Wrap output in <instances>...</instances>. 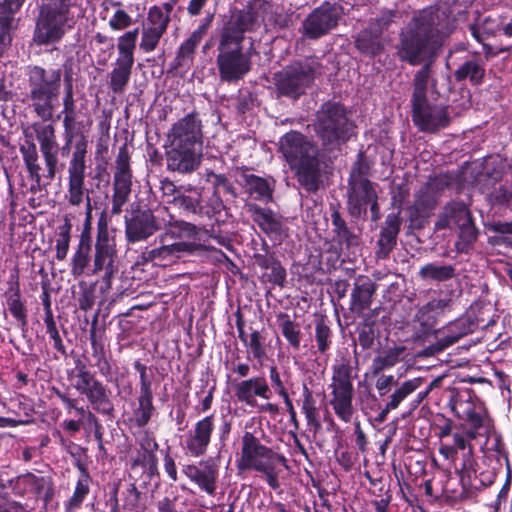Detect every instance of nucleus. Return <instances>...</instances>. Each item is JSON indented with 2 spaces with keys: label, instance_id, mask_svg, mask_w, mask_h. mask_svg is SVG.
I'll use <instances>...</instances> for the list:
<instances>
[{
  "label": "nucleus",
  "instance_id": "nucleus-1",
  "mask_svg": "<svg viewBox=\"0 0 512 512\" xmlns=\"http://www.w3.org/2000/svg\"><path fill=\"white\" fill-rule=\"evenodd\" d=\"M473 0H442L413 14L399 33L396 55L412 66L436 58L446 39L454 32L455 22L467 14Z\"/></svg>",
  "mask_w": 512,
  "mask_h": 512
},
{
  "label": "nucleus",
  "instance_id": "nucleus-2",
  "mask_svg": "<svg viewBox=\"0 0 512 512\" xmlns=\"http://www.w3.org/2000/svg\"><path fill=\"white\" fill-rule=\"evenodd\" d=\"M266 0H250L243 8H234L218 31L216 64L221 81L235 83L252 69V47L244 50L245 34L256 32L271 10Z\"/></svg>",
  "mask_w": 512,
  "mask_h": 512
},
{
  "label": "nucleus",
  "instance_id": "nucleus-3",
  "mask_svg": "<svg viewBox=\"0 0 512 512\" xmlns=\"http://www.w3.org/2000/svg\"><path fill=\"white\" fill-rule=\"evenodd\" d=\"M279 150L294 171L298 183L309 193L318 191L321 164L317 145L304 134L292 130L280 138Z\"/></svg>",
  "mask_w": 512,
  "mask_h": 512
},
{
  "label": "nucleus",
  "instance_id": "nucleus-4",
  "mask_svg": "<svg viewBox=\"0 0 512 512\" xmlns=\"http://www.w3.org/2000/svg\"><path fill=\"white\" fill-rule=\"evenodd\" d=\"M434 59H425L424 65L415 73L410 100L413 123L420 131L428 133L446 128L451 121L447 106L431 103L427 98Z\"/></svg>",
  "mask_w": 512,
  "mask_h": 512
},
{
  "label": "nucleus",
  "instance_id": "nucleus-5",
  "mask_svg": "<svg viewBox=\"0 0 512 512\" xmlns=\"http://www.w3.org/2000/svg\"><path fill=\"white\" fill-rule=\"evenodd\" d=\"M313 126L322 148L328 152L340 150L356 134L349 110L338 101L323 103L315 114Z\"/></svg>",
  "mask_w": 512,
  "mask_h": 512
},
{
  "label": "nucleus",
  "instance_id": "nucleus-6",
  "mask_svg": "<svg viewBox=\"0 0 512 512\" xmlns=\"http://www.w3.org/2000/svg\"><path fill=\"white\" fill-rule=\"evenodd\" d=\"M26 75L29 88L27 97L33 112L43 122L52 120L59 105L62 70L34 65L28 67Z\"/></svg>",
  "mask_w": 512,
  "mask_h": 512
},
{
  "label": "nucleus",
  "instance_id": "nucleus-7",
  "mask_svg": "<svg viewBox=\"0 0 512 512\" xmlns=\"http://www.w3.org/2000/svg\"><path fill=\"white\" fill-rule=\"evenodd\" d=\"M286 458L272 448L263 445L252 432L246 431L242 436L241 458L238 462L240 470H254L265 476L267 484L272 489H278V464L286 466Z\"/></svg>",
  "mask_w": 512,
  "mask_h": 512
},
{
  "label": "nucleus",
  "instance_id": "nucleus-8",
  "mask_svg": "<svg viewBox=\"0 0 512 512\" xmlns=\"http://www.w3.org/2000/svg\"><path fill=\"white\" fill-rule=\"evenodd\" d=\"M73 0H41L33 40L38 45L59 42L74 25Z\"/></svg>",
  "mask_w": 512,
  "mask_h": 512
},
{
  "label": "nucleus",
  "instance_id": "nucleus-9",
  "mask_svg": "<svg viewBox=\"0 0 512 512\" xmlns=\"http://www.w3.org/2000/svg\"><path fill=\"white\" fill-rule=\"evenodd\" d=\"M321 68L318 58L307 57L296 60L274 73L273 84L277 98L299 99L321 75Z\"/></svg>",
  "mask_w": 512,
  "mask_h": 512
},
{
  "label": "nucleus",
  "instance_id": "nucleus-10",
  "mask_svg": "<svg viewBox=\"0 0 512 512\" xmlns=\"http://www.w3.org/2000/svg\"><path fill=\"white\" fill-rule=\"evenodd\" d=\"M167 207L158 205L152 209L140 197L129 204L124 216L125 237L128 243H137L146 241L156 232L161 231L165 225V216Z\"/></svg>",
  "mask_w": 512,
  "mask_h": 512
},
{
  "label": "nucleus",
  "instance_id": "nucleus-11",
  "mask_svg": "<svg viewBox=\"0 0 512 512\" xmlns=\"http://www.w3.org/2000/svg\"><path fill=\"white\" fill-rule=\"evenodd\" d=\"M68 378L72 387L86 397L93 410L110 419L115 417L111 390L95 377L83 361L75 362V368L68 373Z\"/></svg>",
  "mask_w": 512,
  "mask_h": 512
},
{
  "label": "nucleus",
  "instance_id": "nucleus-12",
  "mask_svg": "<svg viewBox=\"0 0 512 512\" xmlns=\"http://www.w3.org/2000/svg\"><path fill=\"white\" fill-rule=\"evenodd\" d=\"M353 367L348 361H342L332 367V378L329 385L332 406L336 416L345 423L351 422L354 415Z\"/></svg>",
  "mask_w": 512,
  "mask_h": 512
},
{
  "label": "nucleus",
  "instance_id": "nucleus-13",
  "mask_svg": "<svg viewBox=\"0 0 512 512\" xmlns=\"http://www.w3.org/2000/svg\"><path fill=\"white\" fill-rule=\"evenodd\" d=\"M116 257L117 249L115 237L111 235L106 214L102 212L97 222L95 251L89 274L98 275L104 272L102 279L109 285L112 278L117 273V267L115 265Z\"/></svg>",
  "mask_w": 512,
  "mask_h": 512
},
{
  "label": "nucleus",
  "instance_id": "nucleus-14",
  "mask_svg": "<svg viewBox=\"0 0 512 512\" xmlns=\"http://www.w3.org/2000/svg\"><path fill=\"white\" fill-rule=\"evenodd\" d=\"M344 15V8L336 2H323L303 21V35L311 40L319 39L335 29Z\"/></svg>",
  "mask_w": 512,
  "mask_h": 512
},
{
  "label": "nucleus",
  "instance_id": "nucleus-15",
  "mask_svg": "<svg viewBox=\"0 0 512 512\" xmlns=\"http://www.w3.org/2000/svg\"><path fill=\"white\" fill-rule=\"evenodd\" d=\"M132 191V170L127 144H123L116 156L113 176V194L111 199V214L119 215L123 206L128 202Z\"/></svg>",
  "mask_w": 512,
  "mask_h": 512
},
{
  "label": "nucleus",
  "instance_id": "nucleus-16",
  "mask_svg": "<svg viewBox=\"0 0 512 512\" xmlns=\"http://www.w3.org/2000/svg\"><path fill=\"white\" fill-rule=\"evenodd\" d=\"M84 143L77 145V150L72 154L68 167V186L65 200L69 205L79 207L90 194L85 187L86 164L84 161Z\"/></svg>",
  "mask_w": 512,
  "mask_h": 512
},
{
  "label": "nucleus",
  "instance_id": "nucleus-17",
  "mask_svg": "<svg viewBox=\"0 0 512 512\" xmlns=\"http://www.w3.org/2000/svg\"><path fill=\"white\" fill-rule=\"evenodd\" d=\"M387 26V20L377 19L353 35L354 46L357 51L368 58H374L382 54L385 49L383 32Z\"/></svg>",
  "mask_w": 512,
  "mask_h": 512
},
{
  "label": "nucleus",
  "instance_id": "nucleus-18",
  "mask_svg": "<svg viewBox=\"0 0 512 512\" xmlns=\"http://www.w3.org/2000/svg\"><path fill=\"white\" fill-rule=\"evenodd\" d=\"M246 209L253 221L271 240L281 242L288 237L289 228L283 216L255 203L246 204Z\"/></svg>",
  "mask_w": 512,
  "mask_h": 512
},
{
  "label": "nucleus",
  "instance_id": "nucleus-19",
  "mask_svg": "<svg viewBox=\"0 0 512 512\" xmlns=\"http://www.w3.org/2000/svg\"><path fill=\"white\" fill-rule=\"evenodd\" d=\"M168 137L170 143L202 150V124L198 113L191 112L174 123Z\"/></svg>",
  "mask_w": 512,
  "mask_h": 512
},
{
  "label": "nucleus",
  "instance_id": "nucleus-20",
  "mask_svg": "<svg viewBox=\"0 0 512 512\" xmlns=\"http://www.w3.org/2000/svg\"><path fill=\"white\" fill-rule=\"evenodd\" d=\"M166 167L171 172L189 174L198 169L201 164L202 150L169 143L165 152Z\"/></svg>",
  "mask_w": 512,
  "mask_h": 512
},
{
  "label": "nucleus",
  "instance_id": "nucleus-21",
  "mask_svg": "<svg viewBox=\"0 0 512 512\" xmlns=\"http://www.w3.org/2000/svg\"><path fill=\"white\" fill-rule=\"evenodd\" d=\"M32 129L40 144V151L43 155L47 174L45 177L52 181L56 176L58 164V144L56 141L55 128L51 124L34 123Z\"/></svg>",
  "mask_w": 512,
  "mask_h": 512
},
{
  "label": "nucleus",
  "instance_id": "nucleus-22",
  "mask_svg": "<svg viewBox=\"0 0 512 512\" xmlns=\"http://www.w3.org/2000/svg\"><path fill=\"white\" fill-rule=\"evenodd\" d=\"M15 494L33 495L36 499H43L48 503L53 497L52 481L48 477L37 476L31 472L21 474L10 481Z\"/></svg>",
  "mask_w": 512,
  "mask_h": 512
},
{
  "label": "nucleus",
  "instance_id": "nucleus-23",
  "mask_svg": "<svg viewBox=\"0 0 512 512\" xmlns=\"http://www.w3.org/2000/svg\"><path fill=\"white\" fill-rule=\"evenodd\" d=\"M377 184L371 181L348 183L347 185V209L352 218L365 219L367 206L373 198H376Z\"/></svg>",
  "mask_w": 512,
  "mask_h": 512
},
{
  "label": "nucleus",
  "instance_id": "nucleus-24",
  "mask_svg": "<svg viewBox=\"0 0 512 512\" xmlns=\"http://www.w3.org/2000/svg\"><path fill=\"white\" fill-rule=\"evenodd\" d=\"M214 416L209 415L197 421L185 439L184 448L193 457L206 454L214 431Z\"/></svg>",
  "mask_w": 512,
  "mask_h": 512
},
{
  "label": "nucleus",
  "instance_id": "nucleus-25",
  "mask_svg": "<svg viewBox=\"0 0 512 512\" xmlns=\"http://www.w3.org/2000/svg\"><path fill=\"white\" fill-rule=\"evenodd\" d=\"M401 210L389 213L383 222L378 240L376 242L375 256L378 260L389 258L397 245L398 235L401 231Z\"/></svg>",
  "mask_w": 512,
  "mask_h": 512
},
{
  "label": "nucleus",
  "instance_id": "nucleus-26",
  "mask_svg": "<svg viewBox=\"0 0 512 512\" xmlns=\"http://www.w3.org/2000/svg\"><path fill=\"white\" fill-rule=\"evenodd\" d=\"M233 392L239 402L252 407L257 403L256 397L269 400L272 396V390L262 376L251 377L234 383Z\"/></svg>",
  "mask_w": 512,
  "mask_h": 512
},
{
  "label": "nucleus",
  "instance_id": "nucleus-27",
  "mask_svg": "<svg viewBox=\"0 0 512 512\" xmlns=\"http://www.w3.org/2000/svg\"><path fill=\"white\" fill-rule=\"evenodd\" d=\"M376 291L377 284L369 276H357L351 291L349 310L356 316L363 315L370 309Z\"/></svg>",
  "mask_w": 512,
  "mask_h": 512
},
{
  "label": "nucleus",
  "instance_id": "nucleus-28",
  "mask_svg": "<svg viewBox=\"0 0 512 512\" xmlns=\"http://www.w3.org/2000/svg\"><path fill=\"white\" fill-rule=\"evenodd\" d=\"M167 203L172 204L177 208L180 213L194 221L203 219V197L202 190L196 187L184 188L181 194L177 197L167 200Z\"/></svg>",
  "mask_w": 512,
  "mask_h": 512
},
{
  "label": "nucleus",
  "instance_id": "nucleus-29",
  "mask_svg": "<svg viewBox=\"0 0 512 512\" xmlns=\"http://www.w3.org/2000/svg\"><path fill=\"white\" fill-rule=\"evenodd\" d=\"M264 253H254L253 259L255 264L263 270H270L265 272L262 276L263 279L277 285L284 287L286 284V269L282 266L280 260L276 257L274 252H271L269 246L264 242Z\"/></svg>",
  "mask_w": 512,
  "mask_h": 512
},
{
  "label": "nucleus",
  "instance_id": "nucleus-30",
  "mask_svg": "<svg viewBox=\"0 0 512 512\" xmlns=\"http://www.w3.org/2000/svg\"><path fill=\"white\" fill-rule=\"evenodd\" d=\"M333 241L340 250L351 251L360 245V234L347 225L346 220L341 216L336 207H332L331 213Z\"/></svg>",
  "mask_w": 512,
  "mask_h": 512
},
{
  "label": "nucleus",
  "instance_id": "nucleus-31",
  "mask_svg": "<svg viewBox=\"0 0 512 512\" xmlns=\"http://www.w3.org/2000/svg\"><path fill=\"white\" fill-rule=\"evenodd\" d=\"M453 306L452 298H435L419 308L416 319L419 321L422 331L428 333L432 331L437 323L438 317L446 311H450Z\"/></svg>",
  "mask_w": 512,
  "mask_h": 512
},
{
  "label": "nucleus",
  "instance_id": "nucleus-32",
  "mask_svg": "<svg viewBox=\"0 0 512 512\" xmlns=\"http://www.w3.org/2000/svg\"><path fill=\"white\" fill-rule=\"evenodd\" d=\"M64 96L62 98L63 110L61 114L63 117V128L66 131L82 130L85 131V124L83 121H77L76 102L73 93L72 76L65 70L64 75Z\"/></svg>",
  "mask_w": 512,
  "mask_h": 512
},
{
  "label": "nucleus",
  "instance_id": "nucleus-33",
  "mask_svg": "<svg viewBox=\"0 0 512 512\" xmlns=\"http://www.w3.org/2000/svg\"><path fill=\"white\" fill-rule=\"evenodd\" d=\"M166 225L162 229L164 232L159 236L160 242L165 243L168 239L181 240L184 238L195 239L199 233V228L192 222L177 220L172 214H164Z\"/></svg>",
  "mask_w": 512,
  "mask_h": 512
},
{
  "label": "nucleus",
  "instance_id": "nucleus-34",
  "mask_svg": "<svg viewBox=\"0 0 512 512\" xmlns=\"http://www.w3.org/2000/svg\"><path fill=\"white\" fill-rule=\"evenodd\" d=\"M467 206L462 202H452L445 206L443 213L435 224L438 230L458 228L472 221Z\"/></svg>",
  "mask_w": 512,
  "mask_h": 512
},
{
  "label": "nucleus",
  "instance_id": "nucleus-35",
  "mask_svg": "<svg viewBox=\"0 0 512 512\" xmlns=\"http://www.w3.org/2000/svg\"><path fill=\"white\" fill-rule=\"evenodd\" d=\"M486 74V61L478 56H472L461 63L454 71L457 82L468 81L472 86L483 84Z\"/></svg>",
  "mask_w": 512,
  "mask_h": 512
},
{
  "label": "nucleus",
  "instance_id": "nucleus-36",
  "mask_svg": "<svg viewBox=\"0 0 512 512\" xmlns=\"http://www.w3.org/2000/svg\"><path fill=\"white\" fill-rule=\"evenodd\" d=\"M92 252V240L79 239L78 246L73 253L70 264V272L75 277H81L83 275L94 276L95 274H89L92 267L91 256Z\"/></svg>",
  "mask_w": 512,
  "mask_h": 512
},
{
  "label": "nucleus",
  "instance_id": "nucleus-37",
  "mask_svg": "<svg viewBox=\"0 0 512 512\" xmlns=\"http://www.w3.org/2000/svg\"><path fill=\"white\" fill-rule=\"evenodd\" d=\"M241 177V185L252 198L259 201L272 200L273 185L268 179L255 174H247L246 171L242 173Z\"/></svg>",
  "mask_w": 512,
  "mask_h": 512
},
{
  "label": "nucleus",
  "instance_id": "nucleus-38",
  "mask_svg": "<svg viewBox=\"0 0 512 512\" xmlns=\"http://www.w3.org/2000/svg\"><path fill=\"white\" fill-rule=\"evenodd\" d=\"M77 467L80 475L76 482L72 496L65 502L64 507L66 512H75L78 510L90 492V484L92 482V478L87 470V467L81 463H78Z\"/></svg>",
  "mask_w": 512,
  "mask_h": 512
},
{
  "label": "nucleus",
  "instance_id": "nucleus-39",
  "mask_svg": "<svg viewBox=\"0 0 512 512\" xmlns=\"http://www.w3.org/2000/svg\"><path fill=\"white\" fill-rule=\"evenodd\" d=\"M475 14V18L467 27L472 37L478 43H483L487 38L496 35L497 31L500 30V23L492 16L482 18L479 11H476Z\"/></svg>",
  "mask_w": 512,
  "mask_h": 512
},
{
  "label": "nucleus",
  "instance_id": "nucleus-40",
  "mask_svg": "<svg viewBox=\"0 0 512 512\" xmlns=\"http://www.w3.org/2000/svg\"><path fill=\"white\" fill-rule=\"evenodd\" d=\"M332 323L326 315H316L314 319V338L317 351L325 355L332 347L334 333L331 327Z\"/></svg>",
  "mask_w": 512,
  "mask_h": 512
},
{
  "label": "nucleus",
  "instance_id": "nucleus-41",
  "mask_svg": "<svg viewBox=\"0 0 512 512\" xmlns=\"http://www.w3.org/2000/svg\"><path fill=\"white\" fill-rule=\"evenodd\" d=\"M483 319L476 316L474 308L471 307L463 316L447 324L446 329L452 333L457 340L476 331Z\"/></svg>",
  "mask_w": 512,
  "mask_h": 512
},
{
  "label": "nucleus",
  "instance_id": "nucleus-42",
  "mask_svg": "<svg viewBox=\"0 0 512 512\" xmlns=\"http://www.w3.org/2000/svg\"><path fill=\"white\" fill-rule=\"evenodd\" d=\"M457 275L456 268L451 264L430 262L423 265L418 276L424 281L445 282Z\"/></svg>",
  "mask_w": 512,
  "mask_h": 512
},
{
  "label": "nucleus",
  "instance_id": "nucleus-43",
  "mask_svg": "<svg viewBox=\"0 0 512 512\" xmlns=\"http://www.w3.org/2000/svg\"><path fill=\"white\" fill-rule=\"evenodd\" d=\"M405 350V346H393L383 350L372 361V374L376 376L382 371L394 367L402 360Z\"/></svg>",
  "mask_w": 512,
  "mask_h": 512
},
{
  "label": "nucleus",
  "instance_id": "nucleus-44",
  "mask_svg": "<svg viewBox=\"0 0 512 512\" xmlns=\"http://www.w3.org/2000/svg\"><path fill=\"white\" fill-rule=\"evenodd\" d=\"M19 150L29 173V177L40 187L42 177L40 174L41 167L38 163L39 157L36 144L31 139H26L24 143L20 145Z\"/></svg>",
  "mask_w": 512,
  "mask_h": 512
},
{
  "label": "nucleus",
  "instance_id": "nucleus-45",
  "mask_svg": "<svg viewBox=\"0 0 512 512\" xmlns=\"http://www.w3.org/2000/svg\"><path fill=\"white\" fill-rule=\"evenodd\" d=\"M8 310L12 316L20 323L21 327L27 326V309L21 301L19 283L16 281L5 293Z\"/></svg>",
  "mask_w": 512,
  "mask_h": 512
},
{
  "label": "nucleus",
  "instance_id": "nucleus-46",
  "mask_svg": "<svg viewBox=\"0 0 512 512\" xmlns=\"http://www.w3.org/2000/svg\"><path fill=\"white\" fill-rule=\"evenodd\" d=\"M277 325L288 344L294 350H299L302 336L300 324L292 320L287 313L280 312L277 315Z\"/></svg>",
  "mask_w": 512,
  "mask_h": 512
},
{
  "label": "nucleus",
  "instance_id": "nucleus-47",
  "mask_svg": "<svg viewBox=\"0 0 512 512\" xmlns=\"http://www.w3.org/2000/svg\"><path fill=\"white\" fill-rule=\"evenodd\" d=\"M133 64L116 61L110 72L109 88L113 93L122 94L129 83Z\"/></svg>",
  "mask_w": 512,
  "mask_h": 512
},
{
  "label": "nucleus",
  "instance_id": "nucleus-48",
  "mask_svg": "<svg viewBox=\"0 0 512 512\" xmlns=\"http://www.w3.org/2000/svg\"><path fill=\"white\" fill-rule=\"evenodd\" d=\"M302 397L301 410L306 417L307 425L317 432L321 428L319 410L313 393L306 384H303Z\"/></svg>",
  "mask_w": 512,
  "mask_h": 512
},
{
  "label": "nucleus",
  "instance_id": "nucleus-49",
  "mask_svg": "<svg viewBox=\"0 0 512 512\" xmlns=\"http://www.w3.org/2000/svg\"><path fill=\"white\" fill-rule=\"evenodd\" d=\"M138 406L134 409V423L137 427H145L156 411L153 405V394H139L137 397Z\"/></svg>",
  "mask_w": 512,
  "mask_h": 512
},
{
  "label": "nucleus",
  "instance_id": "nucleus-50",
  "mask_svg": "<svg viewBox=\"0 0 512 512\" xmlns=\"http://www.w3.org/2000/svg\"><path fill=\"white\" fill-rule=\"evenodd\" d=\"M139 34V28L127 31L118 38V52L119 57L116 61L134 64V50L136 40Z\"/></svg>",
  "mask_w": 512,
  "mask_h": 512
},
{
  "label": "nucleus",
  "instance_id": "nucleus-51",
  "mask_svg": "<svg viewBox=\"0 0 512 512\" xmlns=\"http://www.w3.org/2000/svg\"><path fill=\"white\" fill-rule=\"evenodd\" d=\"M217 476V466L211 463L210 461H206L204 462V465L201 468V471L198 474L197 478L193 482H195L202 490H204L209 495H214L216 491Z\"/></svg>",
  "mask_w": 512,
  "mask_h": 512
},
{
  "label": "nucleus",
  "instance_id": "nucleus-52",
  "mask_svg": "<svg viewBox=\"0 0 512 512\" xmlns=\"http://www.w3.org/2000/svg\"><path fill=\"white\" fill-rule=\"evenodd\" d=\"M357 341L363 350L371 349L375 340L379 336L375 322L368 319H362L356 326Z\"/></svg>",
  "mask_w": 512,
  "mask_h": 512
},
{
  "label": "nucleus",
  "instance_id": "nucleus-53",
  "mask_svg": "<svg viewBox=\"0 0 512 512\" xmlns=\"http://www.w3.org/2000/svg\"><path fill=\"white\" fill-rule=\"evenodd\" d=\"M423 383V379L413 378L404 381L400 386H398L394 392L390 395V400L388 401L389 408H398L400 403L406 399L410 394L416 391L421 384Z\"/></svg>",
  "mask_w": 512,
  "mask_h": 512
},
{
  "label": "nucleus",
  "instance_id": "nucleus-54",
  "mask_svg": "<svg viewBox=\"0 0 512 512\" xmlns=\"http://www.w3.org/2000/svg\"><path fill=\"white\" fill-rule=\"evenodd\" d=\"M202 40L192 33L190 36L179 46L175 57V68L182 67L194 58L197 46Z\"/></svg>",
  "mask_w": 512,
  "mask_h": 512
},
{
  "label": "nucleus",
  "instance_id": "nucleus-55",
  "mask_svg": "<svg viewBox=\"0 0 512 512\" xmlns=\"http://www.w3.org/2000/svg\"><path fill=\"white\" fill-rule=\"evenodd\" d=\"M132 466H141L149 479L159 475L156 451L138 450Z\"/></svg>",
  "mask_w": 512,
  "mask_h": 512
},
{
  "label": "nucleus",
  "instance_id": "nucleus-56",
  "mask_svg": "<svg viewBox=\"0 0 512 512\" xmlns=\"http://www.w3.org/2000/svg\"><path fill=\"white\" fill-rule=\"evenodd\" d=\"M459 239L455 243V248L459 253H468L473 243L477 240L478 229L476 228L473 220L467 224L458 227Z\"/></svg>",
  "mask_w": 512,
  "mask_h": 512
},
{
  "label": "nucleus",
  "instance_id": "nucleus-57",
  "mask_svg": "<svg viewBox=\"0 0 512 512\" xmlns=\"http://www.w3.org/2000/svg\"><path fill=\"white\" fill-rule=\"evenodd\" d=\"M438 198V193L427 184L418 191L413 204L431 214L438 204Z\"/></svg>",
  "mask_w": 512,
  "mask_h": 512
},
{
  "label": "nucleus",
  "instance_id": "nucleus-58",
  "mask_svg": "<svg viewBox=\"0 0 512 512\" xmlns=\"http://www.w3.org/2000/svg\"><path fill=\"white\" fill-rule=\"evenodd\" d=\"M165 32L156 29L154 27H150L148 25H143L141 30V41L139 43V48L145 52L150 53L154 51L161 38L164 36Z\"/></svg>",
  "mask_w": 512,
  "mask_h": 512
},
{
  "label": "nucleus",
  "instance_id": "nucleus-59",
  "mask_svg": "<svg viewBox=\"0 0 512 512\" xmlns=\"http://www.w3.org/2000/svg\"><path fill=\"white\" fill-rule=\"evenodd\" d=\"M141 493L134 484L122 492L123 509L126 512H143L145 505L140 501Z\"/></svg>",
  "mask_w": 512,
  "mask_h": 512
},
{
  "label": "nucleus",
  "instance_id": "nucleus-60",
  "mask_svg": "<svg viewBox=\"0 0 512 512\" xmlns=\"http://www.w3.org/2000/svg\"><path fill=\"white\" fill-rule=\"evenodd\" d=\"M146 21V25L166 33L171 22V16L165 13L159 5H153L148 10Z\"/></svg>",
  "mask_w": 512,
  "mask_h": 512
},
{
  "label": "nucleus",
  "instance_id": "nucleus-61",
  "mask_svg": "<svg viewBox=\"0 0 512 512\" xmlns=\"http://www.w3.org/2000/svg\"><path fill=\"white\" fill-rule=\"evenodd\" d=\"M370 164L367 161L364 153L360 151L357 155V160L352 166L349 174L348 183H355L361 181H370L368 175L370 172Z\"/></svg>",
  "mask_w": 512,
  "mask_h": 512
},
{
  "label": "nucleus",
  "instance_id": "nucleus-62",
  "mask_svg": "<svg viewBox=\"0 0 512 512\" xmlns=\"http://www.w3.org/2000/svg\"><path fill=\"white\" fill-rule=\"evenodd\" d=\"M60 229L55 248L56 258L62 261L67 257L69 250L71 223L66 220L65 224Z\"/></svg>",
  "mask_w": 512,
  "mask_h": 512
},
{
  "label": "nucleus",
  "instance_id": "nucleus-63",
  "mask_svg": "<svg viewBox=\"0 0 512 512\" xmlns=\"http://www.w3.org/2000/svg\"><path fill=\"white\" fill-rule=\"evenodd\" d=\"M211 178L213 187L215 189L216 193H219V190L222 189L223 193L228 195L231 199H236L238 196V192L236 187L233 185L232 182L229 181V179L224 174H216L211 173L209 175Z\"/></svg>",
  "mask_w": 512,
  "mask_h": 512
},
{
  "label": "nucleus",
  "instance_id": "nucleus-64",
  "mask_svg": "<svg viewBox=\"0 0 512 512\" xmlns=\"http://www.w3.org/2000/svg\"><path fill=\"white\" fill-rule=\"evenodd\" d=\"M174 258H181L184 255H193L203 250L204 246L200 243L189 241H178L169 244Z\"/></svg>",
  "mask_w": 512,
  "mask_h": 512
}]
</instances>
